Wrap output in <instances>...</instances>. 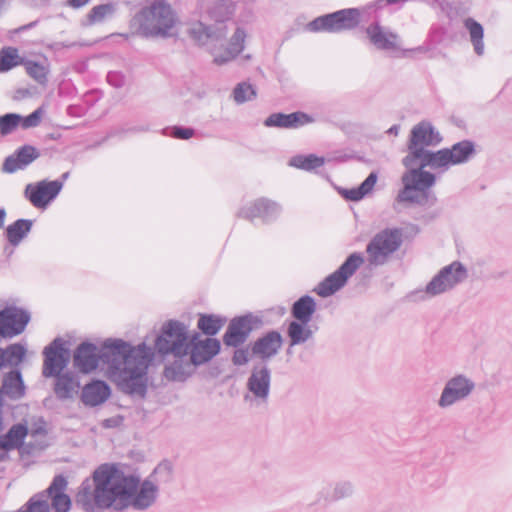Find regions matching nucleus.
<instances>
[{
	"label": "nucleus",
	"instance_id": "37998d69",
	"mask_svg": "<svg viewBox=\"0 0 512 512\" xmlns=\"http://www.w3.org/2000/svg\"><path fill=\"white\" fill-rule=\"evenodd\" d=\"M352 491H353V488H352L351 483L341 482V483H338L334 488V497L337 499L344 498V497L351 495Z\"/></svg>",
	"mask_w": 512,
	"mask_h": 512
},
{
	"label": "nucleus",
	"instance_id": "e433bc0d",
	"mask_svg": "<svg viewBox=\"0 0 512 512\" xmlns=\"http://www.w3.org/2000/svg\"><path fill=\"white\" fill-rule=\"evenodd\" d=\"M22 116L15 113H8L0 116V134L6 136L11 134L20 126Z\"/></svg>",
	"mask_w": 512,
	"mask_h": 512
},
{
	"label": "nucleus",
	"instance_id": "473e14b6",
	"mask_svg": "<svg viewBox=\"0 0 512 512\" xmlns=\"http://www.w3.org/2000/svg\"><path fill=\"white\" fill-rule=\"evenodd\" d=\"M325 163L324 158L318 157L314 154L307 156L297 155L290 159L289 164L293 167L310 171L321 167Z\"/></svg>",
	"mask_w": 512,
	"mask_h": 512
},
{
	"label": "nucleus",
	"instance_id": "f3484780",
	"mask_svg": "<svg viewBox=\"0 0 512 512\" xmlns=\"http://www.w3.org/2000/svg\"><path fill=\"white\" fill-rule=\"evenodd\" d=\"M190 359L194 365H201L211 360L220 351V342L214 338L199 340V334L195 333L190 340Z\"/></svg>",
	"mask_w": 512,
	"mask_h": 512
},
{
	"label": "nucleus",
	"instance_id": "4be33fe9",
	"mask_svg": "<svg viewBox=\"0 0 512 512\" xmlns=\"http://www.w3.org/2000/svg\"><path fill=\"white\" fill-rule=\"evenodd\" d=\"M189 34L197 43L204 45L210 40L224 39L227 35V27L223 22H218L212 26L198 22L192 25Z\"/></svg>",
	"mask_w": 512,
	"mask_h": 512
},
{
	"label": "nucleus",
	"instance_id": "a18cd8bd",
	"mask_svg": "<svg viewBox=\"0 0 512 512\" xmlns=\"http://www.w3.org/2000/svg\"><path fill=\"white\" fill-rule=\"evenodd\" d=\"M377 178H378L377 173L376 172H371L369 174V176L359 186L360 190H362L365 195L370 193L372 191L376 181H377Z\"/></svg>",
	"mask_w": 512,
	"mask_h": 512
},
{
	"label": "nucleus",
	"instance_id": "4c0bfd02",
	"mask_svg": "<svg viewBox=\"0 0 512 512\" xmlns=\"http://www.w3.org/2000/svg\"><path fill=\"white\" fill-rule=\"evenodd\" d=\"M25 67L28 75L39 84H45L47 82V76L49 73L47 66L34 61H28Z\"/></svg>",
	"mask_w": 512,
	"mask_h": 512
},
{
	"label": "nucleus",
	"instance_id": "58836bf2",
	"mask_svg": "<svg viewBox=\"0 0 512 512\" xmlns=\"http://www.w3.org/2000/svg\"><path fill=\"white\" fill-rule=\"evenodd\" d=\"M234 100L238 104L252 100L256 96V91L252 85L245 82L239 83L233 91Z\"/></svg>",
	"mask_w": 512,
	"mask_h": 512
},
{
	"label": "nucleus",
	"instance_id": "3c124183",
	"mask_svg": "<svg viewBox=\"0 0 512 512\" xmlns=\"http://www.w3.org/2000/svg\"><path fill=\"white\" fill-rule=\"evenodd\" d=\"M5 219H6V211L4 208H0V228L4 227Z\"/></svg>",
	"mask_w": 512,
	"mask_h": 512
},
{
	"label": "nucleus",
	"instance_id": "8fccbe9b",
	"mask_svg": "<svg viewBox=\"0 0 512 512\" xmlns=\"http://www.w3.org/2000/svg\"><path fill=\"white\" fill-rule=\"evenodd\" d=\"M90 0H67L69 6L73 8H81L85 6Z\"/></svg>",
	"mask_w": 512,
	"mask_h": 512
},
{
	"label": "nucleus",
	"instance_id": "393cba45",
	"mask_svg": "<svg viewBox=\"0 0 512 512\" xmlns=\"http://www.w3.org/2000/svg\"><path fill=\"white\" fill-rule=\"evenodd\" d=\"M109 396V386L103 381H94L84 386L81 399L85 405L93 407L105 402Z\"/></svg>",
	"mask_w": 512,
	"mask_h": 512
},
{
	"label": "nucleus",
	"instance_id": "603ef678",
	"mask_svg": "<svg viewBox=\"0 0 512 512\" xmlns=\"http://www.w3.org/2000/svg\"><path fill=\"white\" fill-rule=\"evenodd\" d=\"M399 130H400V126L399 125H393L392 127H390L388 129L387 133L393 134V135H398Z\"/></svg>",
	"mask_w": 512,
	"mask_h": 512
},
{
	"label": "nucleus",
	"instance_id": "f8f14e48",
	"mask_svg": "<svg viewBox=\"0 0 512 512\" xmlns=\"http://www.w3.org/2000/svg\"><path fill=\"white\" fill-rule=\"evenodd\" d=\"M42 375L45 378L60 374L69 363V351L66 342L62 338H55L43 350Z\"/></svg>",
	"mask_w": 512,
	"mask_h": 512
},
{
	"label": "nucleus",
	"instance_id": "de8ad7c7",
	"mask_svg": "<svg viewBox=\"0 0 512 512\" xmlns=\"http://www.w3.org/2000/svg\"><path fill=\"white\" fill-rule=\"evenodd\" d=\"M344 196L348 200L358 201V200L362 199L365 196V194L363 193L362 190H360V187H358V188L346 190Z\"/></svg>",
	"mask_w": 512,
	"mask_h": 512
},
{
	"label": "nucleus",
	"instance_id": "bb28decb",
	"mask_svg": "<svg viewBox=\"0 0 512 512\" xmlns=\"http://www.w3.org/2000/svg\"><path fill=\"white\" fill-rule=\"evenodd\" d=\"M245 38V31L242 28H237L230 39L229 47L225 54L215 55L214 62L222 65L234 59L244 49Z\"/></svg>",
	"mask_w": 512,
	"mask_h": 512
},
{
	"label": "nucleus",
	"instance_id": "aec40b11",
	"mask_svg": "<svg viewBox=\"0 0 512 512\" xmlns=\"http://www.w3.org/2000/svg\"><path fill=\"white\" fill-rule=\"evenodd\" d=\"M450 166L451 164L445 148L438 151L428 149L423 153L414 154V169L424 170L425 167H429L444 172L448 170Z\"/></svg>",
	"mask_w": 512,
	"mask_h": 512
},
{
	"label": "nucleus",
	"instance_id": "a878e982",
	"mask_svg": "<svg viewBox=\"0 0 512 512\" xmlns=\"http://www.w3.org/2000/svg\"><path fill=\"white\" fill-rule=\"evenodd\" d=\"M445 149L451 166L466 163L475 155V145L470 140L460 141Z\"/></svg>",
	"mask_w": 512,
	"mask_h": 512
},
{
	"label": "nucleus",
	"instance_id": "20e7f679",
	"mask_svg": "<svg viewBox=\"0 0 512 512\" xmlns=\"http://www.w3.org/2000/svg\"><path fill=\"white\" fill-rule=\"evenodd\" d=\"M402 175L403 189L398 194L399 202L426 205L429 202L431 193L429 189L435 184V175L429 171L406 168Z\"/></svg>",
	"mask_w": 512,
	"mask_h": 512
},
{
	"label": "nucleus",
	"instance_id": "49530a36",
	"mask_svg": "<svg viewBox=\"0 0 512 512\" xmlns=\"http://www.w3.org/2000/svg\"><path fill=\"white\" fill-rule=\"evenodd\" d=\"M232 361L235 365H245L249 361L247 349H237L234 352Z\"/></svg>",
	"mask_w": 512,
	"mask_h": 512
},
{
	"label": "nucleus",
	"instance_id": "f03ea898",
	"mask_svg": "<svg viewBox=\"0 0 512 512\" xmlns=\"http://www.w3.org/2000/svg\"><path fill=\"white\" fill-rule=\"evenodd\" d=\"M151 356V348L145 343L132 347L121 339H108L100 351L92 343L80 344L74 353L73 362L81 372L90 373L101 360L107 364L111 380L122 392L144 398Z\"/></svg>",
	"mask_w": 512,
	"mask_h": 512
},
{
	"label": "nucleus",
	"instance_id": "cd10ccee",
	"mask_svg": "<svg viewBox=\"0 0 512 512\" xmlns=\"http://www.w3.org/2000/svg\"><path fill=\"white\" fill-rule=\"evenodd\" d=\"M177 359L169 366L165 367L164 375L168 380L184 381L186 380L195 366L191 359L184 360L183 356H176Z\"/></svg>",
	"mask_w": 512,
	"mask_h": 512
},
{
	"label": "nucleus",
	"instance_id": "4468645a",
	"mask_svg": "<svg viewBox=\"0 0 512 512\" xmlns=\"http://www.w3.org/2000/svg\"><path fill=\"white\" fill-rule=\"evenodd\" d=\"M259 322L260 320L251 314L234 318L224 334V344L231 347H238L243 344L249 337L254 325Z\"/></svg>",
	"mask_w": 512,
	"mask_h": 512
},
{
	"label": "nucleus",
	"instance_id": "ea45409f",
	"mask_svg": "<svg viewBox=\"0 0 512 512\" xmlns=\"http://www.w3.org/2000/svg\"><path fill=\"white\" fill-rule=\"evenodd\" d=\"M4 351V364L6 362L10 364H19L25 356V348L21 344H11Z\"/></svg>",
	"mask_w": 512,
	"mask_h": 512
},
{
	"label": "nucleus",
	"instance_id": "2f4dec72",
	"mask_svg": "<svg viewBox=\"0 0 512 512\" xmlns=\"http://www.w3.org/2000/svg\"><path fill=\"white\" fill-rule=\"evenodd\" d=\"M465 27L468 29L470 34V39L474 47V51L477 55L481 56L484 53V43H483V27L480 23L475 21L472 18H468L465 20Z\"/></svg>",
	"mask_w": 512,
	"mask_h": 512
},
{
	"label": "nucleus",
	"instance_id": "ddd939ff",
	"mask_svg": "<svg viewBox=\"0 0 512 512\" xmlns=\"http://www.w3.org/2000/svg\"><path fill=\"white\" fill-rule=\"evenodd\" d=\"M63 188V181L42 180L34 184H28L24 190V196L36 208L46 206L57 197Z\"/></svg>",
	"mask_w": 512,
	"mask_h": 512
},
{
	"label": "nucleus",
	"instance_id": "f257e3e1",
	"mask_svg": "<svg viewBox=\"0 0 512 512\" xmlns=\"http://www.w3.org/2000/svg\"><path fill=\"white\" fill-rule=\"evenodd\" d=\"M171 475L169 462L158 464L142 482L138 476L126 474L115 464H102L93 472L92 480L85 479L81 483L75 502L86 512L97 509L124 511L128 508L144 511L158 498V482H168Z\"/></svg>",
	"mask_w": 512,
	"mask_h": 512
},
{
	"label": "nucleus",
	"instance_id": "79ce46f5",
	"mask_svg": "<svg viewBox=\"0 0 512 512\" xmlns=\"http://www.w3.org/2000/svg\"><path fill=\"white\" fill-rule=\"evenodd\" d=\"M42 111L41 109H37L34 112H32L30 115L26 117H22V120L20 122V126L23 129H28L32 127H36L39 125L41 121Z\"/></svg>",
	"mask_w": 512,
	"mask_h": 512
},
{
	"label": "nucleus",
	"instance_id": "a19ab883",
	"mask_svg": "<svg viewBox=\"0 0 512 512\" xmlns=\"http://www.w3.org/2000/svg\"><path fill=\"white\" fill-rule=\"evenodd\" d=\"M46 434V423L42 418H39L31 425H28V435H30L31 437H44L46 436Z\"/></svg>",
	"mask_w": 512,
	"mask_h": 512
},
{
	"label": "nucleus",
	"instance_id": "c03bdc74",
	"mask_svg": "<svg viewBox=\"0 0 512 512\" xmlns=\"http://www.w3.org/2000/svg\"><path fill=\"white\" fill-rule=\"evenodd\" d=\"M195 131L192 128L175 126L172 128L170 136L177 139H189L194 135Z\"/></svg>",
	"mask_w": 512,
	"mask_h": 512
},
{
	"label": "nucleus",
	"instance_id": "9d476101",
	"mask_svg": "<svg viewBox=\"0 0 512 512\" xmlns=\"http://www.w3.org/2000/svg\"><path fill=\"white\" fill-rule=\"evenodd\" d=\"M364 258L360 253H352L344 263L332 274L320 282L315 289L321 297H328L344 287L348 279L363 264Z\"/></svg>",
	"mask_w": 512,
	"mask_h": 512
},
{
	"label": "nucleus",
	"instance_id": "6e6d98bb",
	"mask_svg": "<svg viewBox=\"0 0 512 512\" xmlns=\"http://www.w3.org/2000/svg\"><path fill=\"white\" fill-rule=\"evenodd\" d=\"M7 4L6 0H0V9Z\"/></svg>",
	"mask_w": 512,
	"mask_h": 512
},
{
	"label": "nucleus",
	"instance_id": "5fc2aeb1",
	"mask_svg": "<svg viewBox=\"0 0 512 512\" xmlns=\"http://www.w3.org/2000/svg\"><path fill=\"white\" fill-rule=\"evenodd\" d=\"M68 175H69V173H68V172L64 173V174L62 175V179H61L60 181H63V182H64V181L68 178Z\"/></svg>",
	"mask_w": 512,
	"mask_h": 512
},
{
	"label": "nucleus",
	"instance_id": "2eb2a0df",
	"mask_svg": "<svg viewBox=\"0 0 512 512\" xmlns=\"http://www.w3.org/2000/svg\"><path fill=\"white\" fill-rule=\"evenodd\" d=\"M271 371L266 364L254 366L246 386L250 393L262 403L267 402L270 393Z\"/></svg>",
	"mask_w": 512,
	"mask_h": 512
},
{
	"label": "nucleus",
	"instance_id": "5701e85b",
	"mask_svg": "<svg viewBox=\"0 0 512 512\" xmlns=\"http://www.w3.org/2000/svg\"><path fill=\"white\" fill-rule=\"evenodd\" d=\"M371 43L380 50L398 49V35L384 30L378 23H373L366 29Z\"/></svg>",
	"mask_w": 512,
	"mask_h": 512
},
{
	"label": "nucleus",
	"instance_id": "864d4df0",
	"mask_svg": "<svg viewBox=\"0 0 512 512\" xmlns=\"http://www.w3.org/2000/svg\"><path fill=\"white\" fill-rule=\"evenodd\" d=\"M4 366V351L0 348V369Z\"/></svg>",
	"mask_w": 512,
	"mask_h": 512
},
{
	"label": "nucleus",
	"instance_id": "6ab92c4d",
	"mask_svg": "<svg viewBox=\"0 0 512 512\" xmlns=\"http://www.w3.org/2000/svg\"><path fill=\"white\" fill-rule=\"evenodd\" d=\"M283 338L278 331L272 330L258 338L252 345V354L262 360H269L278 354Z\"/></svg>",
	"mask_w": 512,
	"mask_h": 512
},
{
	"label": "nucleus",
	"instance_id": "72a5a7b5",
	"mask_svg": "<svg viewBox=\"0 0 512 512\" xmlns=\"http://www.w3.org/2000/svg\"><path fill=\"white\" fill-rule=\"evenodd\" d=\"M225 319L215 315H201L198 328L206 335H215L224 325Z\"/></svg>",
	"mask_w": 512,
	"mask_h": 512
},
{
	"label": "nucleus",
	"instance_id": "a211bd4d",
	"mask_svg": "<svg viewBox=\"0 0 512 512\" xmlns=\"http://www.w3.org/2000/svg\"><path fill=\"white\" fill-rule=\"evenodd\" d=\"M281 212V207L276 202L261 198L253 202L250 206L242 208L238 216L253 220L256 217L262 218L265 222L275 219Z\"/></svg>",
	"mask_w": 512,
	"mask_h": 512
},
{
	"label": "nucleus",
	"instance_id": "6e6552de",
	"mask_svg": "<svg viewBox=\"0 0 512 512\" xmlns=\"http://www.w3.org/2000/svg\"><path fill=\"white\" fill-rule=\"evenodd\" d=\"M468 277L466 267L459 261L444 266L427 283L423 293L428 297H436L453 290Z\"/></svg>",
	"mask_w": 512,
	"mask_h": 512
},
{
	"label": "nucleus",
	"instance_id": "423d86ee",
	"mask_svg": "<svg viewBox=\"0 0 512 512\" xmlns=\"http://www.w3.org/2000/svg\"><path fill=\"white\" fill-rule=\"evenodd\" d=\"M402 244V232L399 229H384L378 232L366 247L367 261L371 266L384 265L390 256Z\"/></svg>",
	"mask_w": 512,
	"mask_h": 512
},
{
	"label": "nucleus",
	"instance_id": "7c9ffc66",
	"mask_svg": "<svg viewBox=\"0 0 512 512\" xmlns=\"http://www.w3.org/2000/svg\"><path fill=\"white\" fill-rule=\"evenodd\" d=\"M287 334L290 338V346L292 347L308 341L312 337L313 331L308 326V323L292 321L288 325Z\"/></svg>",
	"mask_w": 512,
	"mask_h": 512
},
{
	"label": "nucleus",
	"instance_id": "9b49d317",
	"mask_svg": "<svg viewBox=\"0 0 512 512\" xmlns=\"http://www.w3.org/2000/svg\"><path fill=\"white\" fill-rule=\"evenodd\" d=\"M475 383L463 374H457L449 378L441 391L437 405L441 409H447L466 400L474 391Z\"/></svg>",
	"mask_w": 512,
	"mask_h": 512
},
{
	"label": "nucleus",
	"instance_id": "0eeeda50",
	"mask_svg": "<svg viewBox=\"0 0 512 512\" xmlns=\"http://www.w3.org/2000/svg\"><path fill=\"white\" fill-rule=\"evenodd\" d=\"M187 327L179 321L170 320L162 328V334L155 341V348L161 355L186 356L189 349Z\"/></svg>",
	"mask_w": 512,
	"mask_h": 512
},
{
	"label": "nucleus",
	"instance_id": "dca6fc26",
	"mask_svg": "<svg viewBox=\"0 0 512 512\" xmlns=\"http://www.w3.org/2000/svg\"><path fill=\"white\" fill-rule=\"evenodd\" d=\"M40 157V152L32 145H23L13 154L7 156L2 164V172L12 174L24 170Z\"/></svg>",
	"mask_w": 512,
	"mask_h": 512
},
{
	"label": "nucleus",
	"instance_id": "7ed1b4c3",
	"mask_svg": "<svg viewBox=\"0 0 512 512\" xmlns=\"http://www.w3.org/2000/svg\"><path fill=\"white\" fill-rule=\"evenodd\" d=\"M136 20L143 36L162 38L172 36V29L178 21L168 0H145Z\"/></svg>",
	"mask_w": 512,
	"mask_h": 512
},
{
	"label": "nucleus",
	"instance_id": "f704fd0d",
	"mask_svg": "<svg viewBox=\"0 0 512 512\" xmlns=\"http://www.w3.org/2000/svg\"><path fill=\"white\" fill-rule=\"evenodd\" d=\"M115 7L111 3L94 6L86 16L84 25H93L102 22L106 17L111 16Z\"/></svg>",
	"mask_w": 512,
	"mask_h": 512
},
{
	"label": "nucleus",
	"instance_id": "09e8293b",
	"mask_svg": "<svg viewBox=\"0 0 512 512\" xmlns=\"http://www.w3.org/2000/svg\"><path fill=\"white\" fill-rule=\"evenodd\" d=\"M107 80L111 85L115 87H121L124 83L123 77L116 72L108 73Z\"/></svg>",
	"mask_w": 512,
	"mask_h": 512
},
{
	"label": "nucleus",
	"instance_id": "c85d7f7f",
	"mask_svg": "<svg viewBox=\"0 0 512 512\" xmlns=\"http://www.w3.org/2000/svg\"><path fill=\"white\" fill-rule=\"evenodd\" d=\"M33 221L18 219L6 228V238L12 246H17L29 234Z\"/></svg>",
	"mask_w": 512,
	"mask_h": 512
},
{
	"label": "nucleus",
	"instance_id": "39448f33",
	"mask_svg": "<svg viewBox=\"0 0 512 512\" xmlns=\"http://www.w3.org/2000/svg\"><path fill=\"white\" fill-rule=\"evenodd\" d=\"M366 8H347L315 18L308 23L307 28L312 32L341 33L358 27Z\"/></svg>",
	"mask_w": 512,
	"mask_h": 512
},
{
	"label": "nucleus",
	"instance_id": "412c9836",
	"mask_svg": "<svg viewBox=\"0 0 512 512\" xmlns=\"http://www.w3.org/2000/svg\"><path fill=\"white\" fill-rule=\"evenodd\" d=\"M313 122V118L304 112H293L290 114L273 113L264 121L266 127H277L284 129H296Z\"/></svg>",
	"mask_w": 512,
	"mask_h": 512
},
{
	"label": "nucleus",
	"instance_id": "1a4fd4ad",
	"mask_svg": "<svg viewBox=\"0 0 512 512\" xmlns=\"http://www.w3.org/2000/svg\"><path fill=\"white\" fill-rule=\"evenodd\" d=\"M442 138L438 131L428 121H421L416 124L409 136L407 143V155L402 159L405 168L414 166V154L423 153L428 147L435 146L441 142Z\"/></svg>",
	"mask_w": 512,
	"mask_h": 512
},
{
	"label": "nucleus",
	"instance_id": "c756f323",
	"mask_svg": "<svg viewBox=\"0 0 512 512\" xmlns=\"http://www.w3.org/2000/svg\"><path fill=\"white\" fill-rule=\"evenodd\" d=\"M316 311V302L311 296H303L292 307V315L298 321L309 323Z\"/></svg>",
	"mask_w": 512,
	"mask_h": 512
},
{
	"label": "nucleus",
	"instance_id": "c9c22d12",
	"mask_svg": "<svg viewBox=\"0 0 512 512\" xmlns=\"http://www.w3.org/2000/svg\"><path fill=\"white\" fill-rule=\"evenodd\" d=\"M16 48L6 47L0 50V72H6L19 64Z\"/></svg>",
	"mask_w": 512,
	"mask_h": 512
},
{
	"label": "nucleus",
	"instance_id": "b1692460",
	"mask_svg": "<svg viewBox=\"0 0 512 512\" xmlns=\"http://www.w3.org/2000/svg\"><path fill=\"white\" fill-rule=\"evenodd\" d=\"M54 393L60 400L71 399L78 393L80 382L72 372H65L55 375Z\"/></svg>",
	"mask_w": 512,
	"mask_h": 512
}]
</instances>
